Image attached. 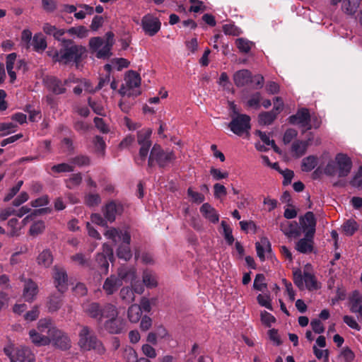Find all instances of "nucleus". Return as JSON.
Masks as SVG:
<instances>
[{
  "label": "nucleus",
  "instance_id": "f257e3e1",
  "mask_svg": "<svg viewBox=\"0 0 362 362\" xmlns=\"http://www.w3.org/2000/svg\"><path fill=\"white\" fill-rule=\"evenodd\" d=\"M62 46L60 63L68 64L74 62L78 67L82 61L83 55L86 52V47L74 44L72 40H63Z\"/></svg>",
  "mask_w": 362,
  "mask_h": 362
},
{
  "label": "nucleus",
  "instance_id": "f03ea898",
  "mask_svg": "<svg viewBox=\"0 0 362 362\" xmlns=\"http://www.w3.org/2000/svg\"><path fill=\"white\" fill-rule=\"evenodd\" d=\"M352 168L351 158L344 153H337L334 160L327 163L324 169V173L329 176L338 175L339 177H345L350 173Z\"/></svg>",
  "mask_w": 362,
  "mask_h": 362
},
{
  "label": "nucleus",
  "instance_id": "7ed1b4c3",
  "mask_svg": "<svg viewBox=\"0 0 362 362\" xmlns=\"http://www.w3.org/2000/svg\"><path fill=\"white\" fill-rule=\"evenodd\" d=\"M78 346L83 351L93 350L98 354H102L105 349L100 340H99L93 330L88 326H83L78 333Z\"/></svg>",
  "mask_w": 362,
  "mask_h": 362
},
{
  "label": "nucleus",
  "instance_id": "20e7f679",
  "mask_svg": "<svg viewBox=\"0 0 362 362\" xmlns=\"http://www.w3.org/2000/svg\"><path fill=\"white\" fill-rule=\"evenodd\" d=\"M233 115H231V121L228 124L230 130L238 136H242L248 133L251 128L250 117L245 114H239L236 111L235 105L232 104Z\"/></svg>",
  "mask_w": 362,
  "mask_h": 362
},
{
  "label": "nucleus",
  "instance_id": "39448f33",
  "mask_svg": "<svg viewBox=\"0 0 362 362\" xmlns=\"http://www.w3.org/2000/svg\"><path fill=\"white\" fill-rule=\"evenodd\" d=\"M152 129L150 128L142 129L137 132V142L140 146L139 155L134 158L137 165H142L148 155L149 149L152 145L151 137Z\"/></svg>",
  "mask_w": 362,
  "mask_h": 362
},
{
  "label": "nucleus",
  "instance_id": "423d86ee",
  "mask_svg": "<svg viewBox=\"0 0 362 362\" xmlns=\"http://www.w3.org/2000/svg\"><path fill=\"white\" fill-rule=\"evenodd\" d=\"M49 344L62 350H69L71 346V341L68 334L58 328H52L49 330Z\"/></svg>",
  "mask_w": 362,
  "mask_h": 362
},
{
  "label": "nucleus",
  "instance_id": "0eeeda50",
  "mask_svg": "<svg viewBox=\"0 0 362 362\" xmlns=\"http://www.w3.org/2000/svg\"><path fill=\"white\" fill-rule=\"evenodd\" d=\"M5 354L9 358L11 362H34L35 356L30 349L27 347L21 348H4Z\"/></svg>",
  "mask_w": 362,
  "mask_h": 362
},
{
  "label": "nucleus",
  "instance_id": "6e6552de",
  "mask_svg": "<svg viewBox=\"0 0 362 362\" xmlns=\"http://www.w3.org/2000/svg\"><path fill=\"white\" fill-rule=\"evenodd\" d=\"M151 151L152 156L156 158V163L161 168H166L176 159L173 151H164L159 144H154Z\"/></svg>",
  "mask_w": 362,
  "mask_h": 362
},
{
  "label": "nucleus",
  "instance_id": "1a4fd4ad",
  "mask_svg": "<svg viewBox=\"0 0 362 362\" xmlns=\"http://www.w3.org/2000/svg\"><path fill=\"white\" fill-rule=\"evenodd\" d=\"M130 274V271L120 269L118 273V276L115 275H111L110 276L107 277L105 280L103 286V288L105 293L108 296L112 295L122 286V280L126 279L128 275Z\"/></svg>",
  "mask_w": 362,
  "mask_h": 362
},
{
  "label": "nucleus",
  "instance_id": "9d476101",
  "mask_svg": "<svg viewBox=\"0 0 362 362\" xmlns=\"http://www.w3.org/2000/svg\"><path fill=\"white\" fill-rule=\"evenodd\" d=\"M288 122L292 125H298L305 128V130H310L313 128L311 124V115L306 107L299 108L296 113L288 117Z\"/></svg>",
  "mask_w": 362,
  "mask_h": 362
},
{
  "label": "nucleus",
  "instance_id": "9b49d317",
  "mask_svg": "<svg viewBox=\"0 0 362 362\" xmlns=\"http://www.w3.org/2000/svg\"><path fill=\"white\" fill-rule=\"evenodd\" d=\"M19 279L23 283V298L26 302L32 303L39 291L37 284L32 279L26 278L24 275H21Z\"/></svg>",
  "mask_w": 362,
  "mask_h": 362
},
{
  "label": "nucleus",
  "instance_id": "f8f14e48",
  "mask_svg": "<svg viewBox=\"0 0 362 362\" xmlns=\"http://www.w3.org/2000/svg\"><path fill=\"white\" fill-rule=\"evenodd\" d=\"M102 211L106 220L112 223L117 216H121L124 212V205L119 201L111 200L103 207Z\"/></svg>",
  "mask_w": 362,
  "mask_h": 362
},
{
  "label": "nucleus",
  "instance_id": "ddd939ff",
  "mask_svg": "<svg viewBox=\"0 0 362 362\" xmlns=\"http://www.w3.org/2000/svg\"><path fill=\"white\" fill-rule=\"evenodd\" d=\"M103 327L105 331L111 334L124 333L128 329L127 321L118 316L112 319L107 320L103 324Z\"/></svg>",
  "mask_w": 362,
  "mask_h": 362
},
{
  "label": "nucleus",
  "instance_id": "4468645a",
  "mask_svg": "<svg viewBox=\"0 0 362 362\" xmlns=\"http://www.w3.org/2000/svg\"><path fill=\"white\" fill-rule=\"evenodd\" d=\"M44 83L46 88L54 95L64 94L66 91L65 85L67 83V80L62 82L56 76H47L44 78Z\"/></svg>",
  "mask_w": 362,
  "mask_h": 362
},
{
  "label": "nucleus",
  "instance_id": "2eb2a0df",
  "mask_svg": "<svg viewBox=\"0 0 362 362\" xmlns=\"http://www.w3.org/2000/svg\"><path fill=\"white\" fill-rule=\"evenodd\" d=\"M161 23L158 18L151 15H146L141 19V26L149 36L155 35L160 29Z\"/></svg>",
  "mask_w": 362,
  "mask_h": 362
},
{
  "label": "nucleus",
  "instance_id": "dca6fc26",
  "mask_svg": "<svg viewBox=\"0 0 362 362\" xmlns=\"http://www.w3.org/2000/svg\"><path fill=\"white\" fill-rule=\"evenodd\" d=\"M54 284L60 293H64L67 288L68 276L64 268L57 266L54 268Z\"/></svg>",
  "mask_w": 362,
  "mask_h": 362
},
{
  "label": "nucleus",
  "instance_id": "f3484780",
  "mask_svg": "<svg viewBox=\"0 0 362 362\" xmlns=\"http://www.w3.org/2000/svg\"><path fill=\"white\" fill-rule=\"evenodd\" d=\"M105 235L107 238L110 239L114 242H117V240H119L122 241L121 244H127L128 245L130 244L131 235L130 233L127 230L123 232L119 229L111 228L110 229L106 230Z\"/></svg>",
  "mask_w": 362,
  "mask_h": 362
},
{
  "label": "nucleus",
  "instance_id": "a211bd4d",
  "mask_svg": "<svg viewBox=\"0 0 362 362\" xmlns=\"http://www.w3.org/2000/svg\"><path fill=\"white\" fill-rule=\"evenodd\" d=\"M94 268H90L99 275L107 274L109 269V262L107 257L103 253H98L94 260H92Z\"/></svg>",
  "mask_w": 362,
  "mask_h": 362
},
{
  "label": "nucleus",
  "instance_id": "6ab92c4d",
  "mask_svg": "<svg viewBox=\"0 0 362 362\" xmlns=\"http://www.w3.org/2000/svg\"><path fill=\"white\" fill-rule=\"evenodd\" d=\"M114 44V34L112 32H107L105 34V42L96 52L98 59H107L111 55V49Z\"/></svg>",
  "mask_w": 362,
  "mask_h": 362
},
{
  "label": "nucleus",
  "instance_id": "aec40b11",
  "mask_svg": "<svg viewBox=\"0 0 362 362\" xmlns=\"http://www.w3.org/2000/svg\"><path fill=\"white\" fill-rule=\"evenodd\" d=\"M233 81L235 85L239 88L243 87L249 83H252V73L247 69L239 70L234 74Z\"/></svg>",
  "mask_w": 362,
  "mask_h": 362
},
{
  "label": "nucleus",
  "instance_id": "412c9836",
  "mask_svg": "<svg viewBox=\"0 0 362 362\" xmlns=\"http://www.w3.org/2000/svg\"><path fill=\"white\" fill-rule=\"evenodd\" d=\"M280 229L288 237L297 238L300 235V228L296 221H284L281 223Z\"/></svg>",
  "mask_w": 362,
  "mask_h": 362
},
{
  "label": "nucleus",
  "instance_id": "4be33fe9",
  "mask_svg": "<svg viewBox=\"0 0 362 362\" xmlns=\"http://www.w3.org/2000/svg\"><path fill=\"white\" fill-rule=\"evenodd\" d=\"M200 212L203 216L213 223H216L219 221V214L216 210L209 203H204L200 207Z\"/></svg>",
  "mask_w": 362,
  "mask_h": 362
},
{
  "label": "nucleus",
  "instance_id": "5701e85b",
  "mask_svg": "<svg viewBox=\"0 0 362 362\" xmlns=\"http://www.w3.org/2000/svg\"><path fill=\"white\" fill-rule=\"evenodd\" d=\"M53 255L49 249L43 250L37 257L38 265L45 268H48L53 262Z\"/></svg>",
  "mask_w": 362,
  "mask_h": 362
},
{
  "label": "nucleus",
  "instance_id": "b1692460",
  "mask_svg": "<svg viewBox=\"0 0 362 362\" xmlns=\"http://www.w3.org/2000/svg\"><path fill=\"white\" fill-rule=\"evenodd\" d=\"M101 307L98 303L92 302L84 307V311L90 317L101 321Z\"/></svg>",
  "mask_w": 362,
  "mask_h": 362
},
{
  "label": "nucleus",
  "instance_id": "393cba45",
  "mask_svg": "<svg viewBox=\"0 0 362 362\" xmlns=\"http://www.w3.org/2000/svg\"><path fill=\"white\" fill-rule=\"evenodd\" d=\"M33 49L37 52H42L47 46L45 37L42 33H36L31 42Z\"/></svg>",
  "mask_w": 362,
  "mask_h": 362
},
{
  "label": "nucleus",
  "instance_id": "a878e982",
  "mask_svg": "<svg viewBox=\"0 0 362 362\" xmlns=\"http://www.w3.org/2000/svg\"><path fill=\"white\" fill-rule=\"evenodd\" d=\"M30 338L33 344L37 346H45L49 344V336L42 335L35 329L29 332Z\"/></svg>",
  "mask_w": 362,
  "mask_h": 362
},
{
  "label": "nucleus",
  "instance_id": "bb28decb",
  "mask_svg": "<svg viewBox=\"0 0 362 362\" xmlns=\"http://www.w3.org/2000/svg\"><path fill=\"white\" fill-rule=\"evenodd\" d=\"M300 223L303 230H305L308 228H315L316 219L314 214L312 211L306 212L304 216L300 218Z\"/></svg>",
  "mask_w": 362,
  "mask_h": 362
},
{
  "label": "nucleus",
  "instance_id": "cd10ccee",
  "mask_svg": "<svg viewBox=\"0 0 362 362\" xmlns=\"http://www.w3.org/2000/svg\"><path fill=\"white\" fill-rule=\"evenodd\" d=\"M126 85L129 89L139 87L141 84V78L134 71H129L125 78Z\"/></svg>",
  "mask_w": 362,
  "mask_h": 362
},
{
  "label": "nucleus",
  "instance_id": "c85d7f7f",
  "mask_svg": "<svg viewBox=\"0 0 362 362\" xmlns=\"http://www.w3.org/2000/svg\"><path fill=\"white\" fill-rule=\"evenodd\" d=\"M308 146V141L297 140L293 143L291 151L296 157H301L306 153Z\"/></svg>",
  "mask_w": 362,
  "mask_h": 362
},
{
  "label": "nucleus",
  "instance_id": "c756f323",
  "mask_svg": "<svg viewBox=\"0 0 362 362\" xmlns=\"http://www.w3.org/2000/svg\"><path fill=\"white\" fill-rule=\"evenodd\" d=\"M101 319L103 317L112 319L118 316L117 308L110 303H107L101 307Z\"/></svg>",
  "mask_w": 362,
  "mask_h": 362
},
{
  "label": "nucleus",
  "instance_id": "7c9ffc66",
  "mask_svg": "<svg viewBox=\"0 0 362 362\" xmlns=\"http://www.w3.org/2000/svg\"><path fill=\"white\" fill-rule=\"evenodd\" d=\"M71 259L73 262H77L80 266L87 268L90 270V268H94L92 260L86 257L83 253H76L71 257Z\"/></svg>",
  "mask_w": 362,
  "mask_h": 362
},
{
  "label": "nucleus",
  "instance_id": "2f4dec72",
  "mask_svg": "<svg viewBox=\"0 0 362 362\" xmlns=\"http://www.w3.org/2000/svg\"><path fill=\"white\" fill-rule=\"evenodd\" d=\"M318 163L317 157L315 156H308L302 160L301 168L303 171L310 172Z\"/></svg>",
  "mask_w": 362,
  "mask_h": 362
},
{
  "label": "nucleus",
  "instance_id": "473e14b6",
  "mask_svg": "<svg viewBox=\"0 0 362 362\" xmlns=\"http://www.w3.org/2000/svg\"><path fill=\"white\" fill-rule=\"evenodd\" d=\"M235 45L240 52L247 54L251 50L254 43L247 39L240 37L235 40Z\"/></svg>",
  "mask_w": 362,
  "mask_h": 362
},
{
  "label": "nucleus",
  "instance_id": "72a5a7b5",
  "mask_svg": "<svg viewBox=\"0 0 362 362\" xmlns=\"http://www.w3.org/2000/svg\"><path fill=\"white\" fill-rule=\"evenodd\" d=\"M62 305V298L60 295H52L49 297L47 303L49 312L57 311Z\"/></svg>",
  "mask_w": 362,
  "mask_h": 362
},
{
  "label": "nucleus",
  "instance_id": "f704fd0d",
  "mask_svg": "<svg viewBox=\"0 0 362 362\" xmlns=\"http://www.w3.org/2000/svg\"><path fill=\"white\" fill-rule=\"evenodd\" d=\"M358 224L354 219H349L342 225V230L347 236L353 235L358 230Z\"/></svg>",
  "mask_w": 362,
  "mask_h": 362
},
{
  "label": "nucleus",
  "instance_id": "c9c22d12",
  "mask_svg": "<svg viewBox=\"0 0 362 362\" xmlns=\"http://www.w3.org/2000/svg\"><path fill=\"white\" fill-rule=\"evenodd\" d=\"M296 250L303 254L311 252L313 250V243L305 238L300 239L296 243Z\"/></svg>",
  "mask_w": 362,
  "mask_h": 362
},
{
  "label": "nucleus",
  "instance_id": "e433bc0d",
  "mask_svg": "<svg viewBox=\"0 0 362 362\" xmlns=\"http://www.w3.org/2000/svg\"><path fill=\"white\" fill-rule=\"evenodd\" d=\"M360 4V0H344L342 9L348 14L352 15L356 13Z\"/></svg>",
  "mask_w": 362,
  "mask_h": 362
},
{
  "label": "nucleus",
  "instance_id": "4c0bfd02",
  "mask_svg": "<svg viewBox=\"0 0 362 362\" xmlns=\"http://www.w3.org/2000/svg\"><path fill=\"white\" fill-rule=\"evenodd\" d=\"M350 302V310L352 313H356L357 309L361 305L360 304L362 302V296L359 291H353L351 296L349 298Z\"/></svg>",
  "mask_w": 362,
  "mask_h": 362
},
{
  "label": "nucleus",
  "instance_id": "58836bf2",
  "mask_svg": "<svg viewBox=\"0 0 362 362\" xmlns=\"http://www.w3.org/2000/svg\"><path fill=\"white\" fill-rule=\"evenodd\" d=\"M276 119L274 113L271 111L262 112L259 114L258 121L261 125H270Z\"/></svg>",
  "mask_w": 362,
  "mask_h": 362
},
{
  "label": "nucleus",
  "instance_id": "ea45409f",
  "mask_svg": "<svg viewBox=\"0 0 362 362\" xmlns=\"http://www.w3.org/2000/svg\"><path fill=\"white\" fill-rule=\"evenodd\" d=\"M128 318L132 322H137L141 318V308H139L138 305H132L127 312Z\"/></svg>",
  "mask_w": 362,
  "mask_h": 362
},
{
  "label": "nucleus",
  "instance_id": "a19ab883",
  "mask_svg": "<svg viewBox=\"0 0 362 362\" xmlns=\"http://www.w3.org/2000/svg\"><path fill=\"white\" fill-rule=\"evenodd\" d=\"M117 255L119 259L127 261L131 259L132 253L129 245L127 244H120L117 250Z\"/></svg>",
  "mask_w": 362,
  "mask_h": 362
},
{
  "label": "nucleus",
  "instance_id": "79ce46f5",
  "mask_svg": "<svg viewBox=\"0 0 362 362\" xmlns=\"http://www.w3.org/2000/svg\"><path fill=\"white\" fill-rule=\"evenodd\" d=\"M304 283L306 288L309 291L318 288L315 275L306 271H304Z\"/></svg>",
  "mask_w": 362,
  "mask_h": 362
},
{
  "label": "nucleus",
  "instance_id": "37998d69",
  "mask_svg": "<svg viewBox=\"0 0 362 362\" xmlns=\"http://www.w3.org/2000/svg\"><path fill=\"white\" fill-rule=\"evenodd\" d=\"M52 328H57L52 324V320L49 318L41 319L37 323V329L41 333H46L49 336V330Z\"/></svg>",
  "mask_w": 362,
  "mask_h": 362
},
{
  "label": "nucleus",
  "instance_id": "c03bdc74",
  "mask_svg": "<svg viewBox=\"0 0 362 362\" xmlns=\"http://www.w3.org/2000/svg\"><path fill=\"white\" fill-rule=\"evenodd\" d=\"M120 298L127 303H130L134 300V294L132 288L123 287L119 292Z\"/></svg>",
  "mask_w": 362,
  "mask_h": 362
},
{
  "label": "nucleus",
  "instance_id": "a18cd8bd",
  "mask_svg": "<svg viewBox=\"0 0 362 362\" xmlns=\"http://www.w3.org/2000/svg\"><path fill=\"white\" fill-rule=\"evenodd\" d=\"M17 125L13 122L0 123V136H4L16 131Z\"/></svg>",
  "mask_w": 362,
  "mask_h": 362
},
{
  "label": "nucleus",
  "instance_id": "49530a36",
  "mask_svg": "<svg viewBox=\"0 0 362 362\" xmlns=\"http://www.w3.org/2000/svg\"><path fill=\"white\" fill-rule=\"evenodd\" d=\"M221 225V227L223 228V236L226 243L229 245H231L235 240L232 233V228L227 224V223L225 221H222Z\"/></svg>",
  "mask_w": 362,
  "mask_h": 362
},
{
  "label": "nucleus",
  "instance_id": "de8ad7c7",
  "mask_svg": "<svg viewBox=\"0 0 362 362\" xmlns=\"http://www.w3.org/2000/svg\"><path fill=\"white\" fill-rule=\"evenodd\" d=\"M45 228V225L44 221H38L34 222L30 228L29 233L33 236H37L43 233Z\"/></svg>",
  "mask_w": 362,
  "mask_h": 362
},
{
  "label": "nucleus",
  "instance_id": "09e8293b",
  "mask_svg": "<svg viewBox=\"0 0 362 362\" xmlns=\"http://www.w3.org/2000/svg\"><path fill=\"white\" fill-rule=\"evenodd\" d=\"M143 283L147 286L150 288H153L156 286L157 281L154 276V275L152 274L151 272L146 270L143 273Z\"/></svg>",
  "mask_w": 362,
  "mask_h": 362
},
{
  "label": "nucleus",
  "instance_id": "8fccbe9b",
  "mask_svg": "<svg viewBox=\"0 0 362 362\" xmlns=\"http://www.w3.org/2000/svg\"><path fill=\"white\" fill-rule=\"evenodd\" d=\"M51 170L54 173H70L74 171V167L68 163H62L54 165L51 168Z\"/></svg>",
  "mask_w": 362,
  "mask_h": 362
},
{
  "label": "nucleus",
  "instance_id": "3c124183",
  "mask_svg": "<svg viewBox=\"0 0 362 362\" xmlns=\"http://www.w3.org/2000/svg\"><path fill=\"white\" fill-rule=\"evenodd\" d=\"M223 31L226 35L238 36L242 33L240 28L234 24H225L223 25Z\"/></svg>",
  "mask_w": 362,
  "mask_h": 362
},
{
  "label": "nucleus",
  "instance_id": "603ef678",
  "mask_svg": "<svg viewBox=\"0 0 362 362\" xmlns=\"http://www.w3.org/2000/svg\"><path fill=\"white\" fill-rule=\"evenodd\" d=\"M124 358L126 362H139L136 351L132 347H128L124 349Z\"/></svg>",
  "mask_w": 362,
  "mask_h": 362
},
{
  "label": "nucleus",
  "instance_id": "864d4df0",
  "mask_svg": "<svg viewBox=\"0 0 362 362\" xmlns=\"http://www.w3.org/2000/svg\"><path fill=\"white\" fill-rule=\"evenodd\" d=\"M105 40L100 37H91L89 40V47L93 52L97 51L105 44Z\"/></svg>",
  "mask_w": 362,
  "mask_h": 362
},
{
  "label": "nucleus",
  "instance_id": "5fc2aeb1",
  "mask_svg": "<svg viewBox=\"0 0 362 362\" xmlns=\"http://www.w3.org/2000/svg\"><path fill=\"white\" fill-rule=\"evenodd\" d=\"M293 282L295 285L300 289L304 288V274H302L300 269H297L293 272Z\"/></svg>",
  "mask_w": 362,
  "mask_h": 362
},
{
  "label": "nucleus",
  "instance_id": "6e6d98bb",
  "mask_svg": "<svg viewBox=\"0 0 362 362\" xmlns=\"http://www.w3.org/2000/svg\"><path fill=\"white\" fill-rule=\"evenodd\" d=\"M66 33L71 35H76L78 37L83 38L87 35L88 30L87 29L83 26L80 25L78 27H72L66 30Z\"/></svg>",
  "mask_w": 362,
  "mask_h": 362
},
{
  "label": "nucleus",
  "instance_id": "4d7b16f0",
  "mask_svg": "<svg viewBox=\"0 0 362 362\" xmlns=\"http://www.w3.org/2000/svg\"><path fill=\"white\" fill-rule=\"evenodd\" d=\"M265 281V276L263 274H257L254 280L253 287L257 291H262L264 288H267V284Z\"/></svg>",
  "mask_w": 362,
  "mask_h": 362
},
{
  "label": "nucleus",
  "instance_id": "13d9d810",
  "mask_svg": "<svg viewBox=\"0 0 362 362\" xmlns=\"http://www.w3.org/2000/svg\"><path fill=\"white\" fill-rule=\"evenodd\" d=\"M82 181V175L80 173L72 174L71 177L66 181V187L69 189L78 186Z\"/></svg>",
  "mask_w": 362,
  "mask_h": 362
},
{
  "label": "nucleus",
  "instance_id": "bf43d9fd",
  "mask_svg": "<svg viewBox=\"0 0 362 362\" xmlns=\"http://www.w3.org/2000/svg\"><path fill=\"white\" fill-rule=\"evenodd\" d=\"M261 100V93L259 92H256L251 95V98L247 102V105L250 107L258 109L260 107L259 103Z\"/></svg>",
  "mask_w": 362,
  "mask_h": 362
},
{
  "label": "nucleus",
  "instance_id": "052dcab7",
  "mask_svg": "<svg viewBox=\"0 0 362 362\" xmlns=\"http://www.w3.org/2000/svg\"><path fill=\"white\" fill-rule=\"evenodd\" d=\"M93 144L97 152L104 154L106 144L103 138L99 135L95 136L93 139Z\"/></svg>",
  "mask_w": 362,
  "mask_h": 362
},
{
  "label": "nucleus",
  "instance_id": "680f3d73",
  "mask_svg": "<svg viewBox=\"0 0 362 362\" xmlns=\"http://www.w3.org/2000/svg\"><path fill=\"white\" fill-rule=\"evenodd\" d=\"M260 316L262 322L267 327H270L272 324L276 322V318L265 310L261 312Z\"/></svg>",
  "mask_w": 362,
  "mask_h": 362
},
{
  "label": "nucleus",
  "instance_id": "e2e57ef3",
  "mask_svg": "<svg viewBox=\"0 0 362 362\" xmlns=\"http://www.w3.org/2000/svg\"><path fill=\"white\" fill-rule=\"evenodd\" d=\"M257 300L261 306L265 307L268 310H273L271 299L269 296L259 294L257 297Z\"/></svg>",
  "mask_w": 362,
  "mask_h": 362
},
{
  "label": "nucleus",
  "instance_id": "0e129e2a",
  "mask_svg": "<svg viewBox=\"0 0 362 362\" xmlns=\"http://www.w3.org/2000/svg\"><path fill=\"white\" fill-rule=\"evenodd\" d=\"M101 202L98 194H89L86 197V204L89 206H98Z\"/></svg>",
  "mask_w": 362,
  "mask_h": 362
},
{
  "label": "nucleus",
  "instance_id": "69168bd1",
  "mask_svg": "<svg viewBox=\"0 0 362 362\" xmlns=\"http://www.w3.org/2000/svg\"><path fill=\"white\" fill-rule=\"evenodd\" d=\"M71 163L78 166H86L90 165V158L86 156L80 155L73 158Z\"/></svg>",
  "mask_w": 362,
  "mask_h": 362
},
{
  "label": "nucleus",
  "instance_id": "338daca9",
  "mask_svg": "<svg viewBox=\"0 0 362 362\" xmlns=\"http://www.w3.org/2000/svg\"><path fill=\"white\" fill-rule=\"evenodd\" d=\"M187 194L189 197H191L192 201L195 203L200 204L205 199V197L202 194L193 191L191 187L188 188Z\"/></svg>",
  "mask_w": 362,
  "mask_h": 362
},
{
  "label": "nucleus",
  "instance_id": "774afa93",
  "mask_svg": "<svg viewBox=\"0 0 362 362\" xmlns=\"http://www.w3.org/2000/svg\"><path fill=\"white\" fill-rule=\"evenodd\" d=\"M350 184L355 187H362V166L358 168L357 173L350 181Z\"/></svg>",
  "mask_w": 362,
  "mask_h": 362
}]
</instances>
